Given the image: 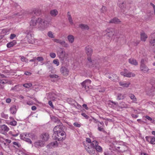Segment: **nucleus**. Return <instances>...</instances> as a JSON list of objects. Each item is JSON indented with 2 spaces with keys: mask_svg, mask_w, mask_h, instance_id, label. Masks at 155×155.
Wrapping results in <instances>:
<instances>
[{
  "mask_svg": "<svg viewBox=\"0 0 155 155\" xmlns=\"http://www.w3.org/2000/svg\"><path fill=\"white\" fill-rule=\"evenodd\" d=\"M57 121L59 124L55 126L53 129L54 134L53 137L55 140L61 141L65 139L66 134L64 130V127L62 124L60 122L59 120H58Z\"/></svg>",
  "mask_w": 155,
  "mask_h": 155,
  "instance_id": "nucleus-1",
  "label": "nucleus"
},
{
  "mask_svg": "<svg viewBox=\"0 0 155 155\" xmlns=\"http://www.w3.org/2000/svg\"><path fill=\"white\" fill-rule=\"evenodd\" d=\"M38 23L39 24V29L43 31L45 30L48 26L50 21L46 19H43L41 18H38Z\"/></svg>",
  "mask_w": 155,
  "mask_h": 155,
  "instance_id": "nucleus-2",
  "label": "nucleus"
},
{
  "mask_svg": "<svg viewBox=\"0 0 155 155\" xmlns=\"http://www.w3.org/2000/svg\"><path fill=\"white\" fill-rule=\"evenodd\" d=\"M20 137L21 139L25 140L28 138L33 139L34 137V135L32 133H24L20 134Z\"/></svg>",
  "mask_w": 155,
  "mask_h": 155,
  "instance_id": "nucleus-3",
  "label": "nucleus"
},
{
  "mask_svg": "<svg viewBox=\"0 0 155 155\" xmlns=\"http://www.w3.org/2000/svg\"><path fill=\"white\" fill-rule=\"evenodd\" d=\"M149 42L150 46L155 49V33L151 34L150 37Z\"/></svg>",
  "mask_w": 155,
  "mask_h": 155,
  "instance_id": "nucleus-4",
  "label": "nucleus"
},
{
  "mask_svg": "<svg viewBox=\"0 0 155 155\" xmlns=\"http://www.w3.org/2000/svg\"><path fill=\"white\" fill-rule=\"evenodd\" d=\"M144 61L143 59L141 61V64L140 66V69L141 71L144 72H147L149 69L144 63Z\"/></svg>",
  "mask_w": 155,
  "mask_h": 155,
  "instance_id": "nucleus-5",
  "label": "nucleus"
},
{
  "mask_svg": "<svg viewBox=\"0 0 155 155\" xmlns=\"http://www.w3.org/2000/svg\"><path fill=\"white\" fill-rule=\"evenodd\" d=\"M60 70L61 74L64 76H66L69 74V71L67 68L65 66L61 67Z\"/></svg>",
  "mask_w": 155,
  "mask_h": 155,
  "instance_id": "nucleus-6",
  "label": "nucleus"
},
{
  "mask_svg": "<svg viewBox=\"0 0 155 155\" xmlns=\"http://www.w3.org/2000/svg\"><path fill=\"white\" fill-rule=\"evenodd\" d=\"M125 6V4L124 2H122L119 5V7L120 8L121 12L124 14H126L128 11L127 7L126 8Z\"/></svg>",
  "mask_w": 155,
  "mask_h": 155,
  "instance_id": "nucleus-7",
  "label": "nucleus"
},
{
  "mask_svg": "<svg viewBox=\"0 0 155 155\" xmlns=\"http://www.w3.org/2000/svg\"><path fill=\"white\" fill-rule=\"evenodd\" d=\"M53 41L55 42L60 44L63 47L67 48L69 47V45L64 41L59 39H53Z\"/></svg>",
  "mask_w": 155,
  "mask_h": 155,
  "instance_id": "nucleus-8",
  "label": "nucleus"
},
{
  "mask_svg": "<svg viewBox=\"0 0 155 155\" xmlns=\"http://www.w3.org/2000/svg\"><path fill=\"white\" fill-rule=\"evenodd\" d=\"M57 54L59 58L62 60L64 59L65 56V52L62 48H60L57 52Z\"/></svg>",
  "mask_w": 155,
  "mask_h": 155,
  "instance_id": "nucleus-9",
  "label": "nucleus"
},
{
  "mask_svg": "<svg viewBox=\"0 0 155 155\" xmlns=\"http://www.w3.org/2000/svg\"><path fill=\"white\" fill-rule=\"evenodd\" d=\"M106 31L107 32L106 35L109 38H111L114 34V31L113 29H107Z\"/></svg>",
  "mask_w": 155,
  "mask_h": 155,
  "instance_id": "nucleus-10",
  "label": "nucleus"
},
{
  "mask_svg": "<svg viewBox=\"0 0 155 155\" xmlns=\"http://www.w3.org/2000/svg\"><path fill=\"white\" fill-rule=\"evenodd\" d=\"M88 61L87 62V64L90 67H93L96 64V61L95 60H92L91 57H88Z\"/></svg>",
  "mask_w": 155,
  "mask_h": 155,
  "instance_id": "nucleus-11",
  "label": "nucleus"
},
{
  "mask_svg": "<svg viewBox=\"0 0 155 155\" xmlns=\"http://www.w3.org/2000/svg\"><path fill=\"white\" fill-rule=\"evenodd\" d=\"M86 52L88 57H90L93 52V50L90 46H88L85 48Z\"/></svg>",
  "mask_w": 155,
  "mask_h": 155,
  "instance_id": "nucleus-12",
  "label": "nucleus"
},
{
  "mask_svg": "<svg viewBox=\"0 0 155 155\" xmlns=\"http://www.w3.org/2000/svg\"><path fill=\"white\" fill-rule=\"evenodd\" d=\"M37 23H38V18H36L35 16H33L32 17L30 22V25L35 26L36 25Z\"/></svg>",
  "mask_w": 155,
  "mask_h": 155,
  "instance_id": "nucleus-13",
  "label": "nucleus"
},
{
  "mask_svg": "<svg viewBox=\"0 0 155 155\" xmlns=\"http://www.w3.org/2000/svg\"><path fill=\"white\" fill-rule=\"evenodd\" d=\"M41 10L38 8H34L31 13L32 15H35L38 16L41 14Z\"/></svg>",
  "mask_w": 155,
  "mask_h": 155,
  "instance_id": "nucleus-14",
  "label": "nucleus"
},
{
  "mask_svg": "<svg viewBox=\"0 0 155 155\" xmlns=\"http://www.w3.org/2000/svg\"><path fill=\"white\" fill-rule=\"evenodd\" d=\"M34 145L36 147H42L44 146V143L41 140H38L35 143Z\"/></svg>",
  "mask_w": 155,
  "mask_h": 155,
  "instance_id": "nucleus-15",
  "label": "nucleus"
},
{
  "mask_svg": "<svg viewBox=\"0 0 155 155\" xmlns=\"http://www.w3.org/2000/svg\"><path fill=\"white\" fill-rule=\"evenodd\" d=\"M121 22V21L117 18L115 17L111 19L109 22L110 23H114L118 24Z\"/></svg>",
  "mask_w": 155,
  "mask_h": 155,
  "instance_id": "nucleus-16",
  "label": "nucleus"
},
{
  "mask_svg": "<svg viewBox=\"0 0 155 155\" xmlns=\"http://www.w3.org/2000/svg\"><path fill=\"white\" fill-rule=\"evenodd\" d=\"M41 138L45 141H47L49 138V135L47 133H44L41 136Z\"/></svg>",
  "mask_w": 155,
  "mask_h": 155,
  "instance_id": "nucleus-17",
  "label": "nucleus"
},
{
  "mask_svg": "<svg viewBox=\"0 0 155 155\" xmlns=\"http://www.w3.org/2000/svg\"><path fill=\"white\" fill-rule=\"evenodd\" d=\"M125 97V94L118 93L117 95V100H122L124 99Z\"/></svg>",
  "mask_w": 155,
  "mask_h": 155,
  "instance_id": "nucleus-18",
  "label": "nucleus"
},
{
  "mask_svg": "<svg viewBox=\"0 0 155 155\" xmlns=\"http://www.w3.org/2000/svg\"><path fill=\"white\" fill-rule=\"evenodd\" d=\"M140 36L141 40L143 41H145L147 38V35L143 32L141 33Z\"/></svg>",
  "mask_w": 155,
  "mask_h": 155,
  "instance_id": "nucleus-19",
  "label": "nucleus"
},
{
  "mask_svg": "<svg viewBox=\"0 0 155 155\" xmlns=\"http://www.w3.org/2000/svg\"><path fill=\"white\" fill-rule=\"evenodd\" d=\"M128 61L130 63L134 65H137L138 64L136 60L133 58H130L128 60Z\"/></svg>",
  "mask_w": 155,
  "mask_h": 155,
  "instance_id": "nucleus-20",
  "label": "nucleus"
},
{
  "mask_svg": "<svg viewBox=\"0 0 155 155\" xmlns=\"http://www.w3.org/2000/svg\"><path fill=\"white\" fill-rule=\"evenodd\" d=\"M79 26L83 30H88L89 29V27L86 25L81 24L79 25Z\"/></svg>",
  "mask_w": 155,
  "mask_h": 155,
  "instance_id": "nucleus-21",
  "label": "nucleus"
},
{
  "mask_svg": "<svg viewBox=\"0 0 155 155\" xmlns=\"http://www.w3.org/2000/svg\"><path fill=\"white\" fill-rule=\"evenodd\" d=\"M67 38L69 42L72 43L74 42V38L72 35H68L67 37Z\"/></svg>",
  "mask_w": 155,
  "mask_h": 155,
  "instance_id": "nucleus-22",
  "label": "nucleus"
},
{
  "mask_svg": "<svg viewBox=\"0 0 155 155\" xmlns=\"http://www.w3.org/2000/svg\"><path fill=\"white\" fill-rule=\"evenodd\" d=\"M50 14L52 16L55 17L57 15L58 11L56 9H53L50 11Z\"/></svg>",
  "mask_w": 155,
  "mask_h": 155,
  "instance_id": "nucleus-23",
  "label": "nucleus"
},
{
  "mask_svg": "<svg viewBox=\"0 0 155 155\" xmlns=\"http://www.w3.org/2000/svg\"><path fill=\"white\" fill-rule=\"evenodd\" d=\"M16 42L15 40H13L12 42L8 43L7 44V46L8 48H9L12 47L16 44Z\"/></svg>",
  "mask_w": 155,
  "mask_h": 155,
  "instance_id": "nucleus-24",
  "label": "nucleus"
},
{
  "mask_svg": "<svg viewBox=\"0 0 155 155\" xmlns=\"http://www.w3.org/2000/svg\"><path fill=\"white\" fill-rule=\"evenodd\" d=\"M1 129L6 132H8L9 130V128L5 125H3L1 126Z\"/></svg>",
  "mask_w": 155,
  "mask_h": 155,
  "instance_id": "nucleus-25",
  "label": "nucleus"
},
{
  "mask_svg": "<svg viewBox=\"0 0 155 155\" xmlns=\"http://www.w3.org/2000/svg\"><path fill=\"white\" fill-rule=\"evenodd\" d=\"M120 85V86L127 87L129 86L130 83H126L125 82H119Z\"/></svg>",
  "mask_w": 155,
  "mask_h": 155,
  "instance_id": "nucleus-26",
  "label": "nucleus"
},
{
  "mask_svg": "<svg viewBox=\"0 0 155 155\" xmlns=\"http://www.w3.org/2000/svg\"><path fill=\"white\" fill-rule=\"evenodd\" d=\"M135 75V74L131 72H129L127 73V74H126L125 75V77L130 78L131 77H134Z\"/></svg>",
  "mask_w": 155,
  "mask_h": 155,
  "instance_id": "nucleus-27",
  "label": "nucleus"
},
{
  "mask_svg": "<svg viewBox=\"0 0 155 155\" xmlns=\"http://www.w3.org/2000/svg\"><path fill=\"white\" fill-rule=\"evenodd\" d=\"M98 142L97 141L94 140L92 141L91 145L92 147L95 148L98 145Z\"/></svg>",
  "mask_w": 155,
  "mask_h": 155,
  "instance_id": "nucleus-28",
  "label": "nucleus"
},
{
  "mask_svg": "<svg viewBox=\"0 0 155 155\" xmlns=\"http://www.w3.org/2000/svg\"><path fill=\"white\" fill-rule=\"evenodd\" d=\"M10 110L11 113L13 114H15L16 112V110L15 106H14L10 108Z\"/></svg>",
  "mask_w": 155,
  "mask_h": 155,
  "instance_id": "nucleus-29",
  "label": "nucleus"
},
{
  "mask_svg": "<svg viewBox=\"0 0 155 155\" xmlns=\"http://www.w3.org/2000/svg\"><path fill=\"white\" fill-rule=\"evenodd\" d=\"M91 81L89 79H87L84 81L81 84V85H84V84H88V85L91 83Z\"/></svg>",
  "mask_w": 155,
  "mask_h": 155,
  "instance_id": "nucleus-30",
  "label": "nucleus"
},
{
  "mask_svg": "<svg viewBox=\"0 0 155 155\" xmlns=\"http://www.w3.org/2000/svg\"><path fill=\"white\" fill-rule=\"evenodd\" d=\"M129 97L133 101H137V99L134 95L132 94H130L129 95Z\"/></svg>",
  "mask_w": 155,
  "mask_h": 155,
  "instance_id": "nucleus-31",
  "label": "nucleus"
},
{
  "mask_svg": "<svg viewBox=\"0 0 155 155\" xmlns=\"http://www.w3.org/2000/svg\"><path fill=\"white\" fill-rule=\"evenodd\" d=\"M23 86L26 88H29L32 86V84L31 83H26L24 84Z\"/></svg>",
  "mask_w": 155,
  "mask_h": 155,
  "instance_id": "nucleus-32",
  "label": "nucleus"
},
{
  "mask_svg": "<svg viewBox=\"0 0 155 155\" xmlns=\"http://www.w3.org/2000/svg\"><path fill=\"white\" fill-rule=\"evenodd\" d=\"M36 59L38 61L41 62V63H42V62L44 60V58L42 57H36Z\"/></svg>",
  "mask_w": 155,
  "mask_h": 155,
  "instance_id": "nucleus-33",
  "label": "nucleus"
},
{
  "mask_svg": "<svg viewBox=\"0 0 155 155\" xmlns=\"http://www.w3.org/2000/svg\"><path fill=\"white\" fill-rule=\"evenodd\" d=\"M58 143L57 141L51 142L50 144V145L52 147L58 146Z\"/></svg>",
  "mask_w": 155,
  "mask_h": 155,
  "instance_id": "nucleus-34",
  "label": "nucleus"
},
{
  "mask_svg": "<svg viewBox=\"0 0 155 155\" xmlns=\"http://www.w3.org/2000/svg\"><path fill=\"white\" fill-rule=\"evenodd\" d=\"M97 151L99 152H100L102 150V148L100 146L98 145L95 148Z\"/></svg>",
  "mask_w": 155,
  "mask_h": 155,
  "instance_id": "nucleus-35",
  "label": "nucleus"
},
{
  "mask_svg": "<svg viewBox=\"0 0 155 155\" xmlns=\"http://www.w3.org/2000/svg\"><path fill=\"white\" fill-rule=\"evenodd\" d=\"M98 130L100 131H104V129L103 128V127H102L101 125H100L99 124L98 125Z\"/></svg>",
  "mask_w": 155,
  "mask_h": 155,
  "instance_id": "nucleus-36",
  "label": "nucleus"
},
{
  "mask_svg": "<svg viewBox=\"0 0 155 155\" xmlns=\"http://www.w3.org/2000/svg\"><path fill=\"white\" fill-rule=\"evenodd\" d=\"M18 87L19 86L18 85H15L14 87H12L11 90H13L15 91H18L19 90V89H18Z\"/></svg>",
  "mask_w": 155,
  "mask_h": 155,
  "instance_id": "nucleus-37",
  "label": "nucleus"
},
{
  "mask_svg": "<svg viewBox=\"0 0 155 155\" xmlns=\"http://www.w3.org/2000/svg\"><path fill=\"white\" fill-rule=\"evenodd\" d=\"M53 62L54 64L56 65L57 66H58L59 64V63L58 61V60L57 59H55L53 61Z\"/></svg>",
  "mask_w": 155,
  "mask_h": 155,
  "instance_id": "nucleus-38",
  "label": "nucleus"
},
{
  "mask_svg": "<svg viewBox=\"0 0 155 155\" xmlns=\"http://www.w3.org/2000/svg\"><path fill=\"white\" fill-rule=\"evenodd\" d=\"M83 87V88H84L85 90L87 91V90L89 89V86L88 84H84V85H81Z\"/></svg>",
  "mask_w": 155,
  "mask_h": 155,
  "instance_id": "nucleus-39",
  "label": "nucleus"
},
{
  "mask_svg": "<svg viewBox=\"0 0 155 155\" xmlns=\"http://www.w3.org/2000/svg\"><path fill=\"white\" fill-rule=\"evenodd\" d=\"M150 143L152 144H155V138L151 137V138L150 141Z\"/></svg>",
  "mask_w": 155,
  "mask_h": 155,
  "instance_id": "nucleus-40",
  "label": "nucleus"
},
{
  "mask_svg": "<svg viewBox=\"0 0 155 155\" xmlns=\"http://www.w3.org/2000/svg\"><path fill=\"white\" fill-rule=\"evenodd\" d=\"M48 36L51 38H54V36L53 34L52 33V32L50 31H49L48 34Z\"/></svg>",
  "mask_w": 155,
  "mask_h": 155,
  "instance_id": "nucleus-41",
  "label": "nucleus"
},
{
  "mask_svg": "<svg viewBox=\"0 0 155 155\" xmlns=\"http://www.w3.org/2000/svg\"><path fill=\"white\" fill-rule=\"evenodd\" d=\"M10 124L13 126H15L17 124V122L15 120H13L10 122Z\"/></svg>",
  "mask_w": 155,
  "mask_h": 155,
  "instance_id": "nucleus-42",
  "label": "nucleus"
},
{
  "mask_svg": "<svg viewBox=\"0 0 155 155\" xmlns=\"http://www.w3.org/2000/svg\"><path fill=\"white\" fill-rule=\"evenodd\" d=\"M107 10L105 6H103L101 9V12L102 13H104Z\"/></svg>",
  "mask_w": 155,
  "mask_h": 155,
  "instance_id": "nucleus-43",
  "label": "nucleus"
},
{
  "mask_svg": "<svg viewBox=\"0 0 155 155\" xmlns=\"http://www.w3.org/2000/svg\"><path fill=\"white\" fill-rule=\"evenodd\" d=\"M1 116L2 117L6 119H7L8 117V115L5 114L3 113H2L1 114Z\"/></svg>",
  "mask_w": 155,
  "mask_h": 155,
  "instance_id": "nucleus-44",
  "label": "nucleus"
},
{
  "mask_svg": "<svg viewBox=\"0 0 155 155\" xmlns=\"http://www.w3.org/2000/svg\"><path fill=\"white\" fill-rule=\"evenodd\" d=\"M13 145L16 146L18 147H19L21 146L20 144L17 142H13Z\"/></svg>",
  "mask_w": 155,
  "mask_h": 155,
  "instance_id": "nucleus-45",
  "label": "nucleus"
},
{
  "mask_svg": "<svg viewBox=\"0 0 155 155\" xmlns=\"http://www.w3.org/2000/svg\"><path fill=\"white\" fill-rule=\"evenodd\" d=\"M50 56L51 58H54L55 57L56 55L55 53L52 52L50 54Z\"/></svg>",
  "mask_w": 155,
  "mask_h": 155,
  "instance_id": "nucleus-46",
  "label": "nucleus"
},
{
  "mask_svg": "<svg viewBox=\"0 0 155 155\" xmlns=\"http://www.w3.org/2000/svg\"><path fill=\"white\" fill-rule=\"evenodd\" d=\"M50 77L51 78H57L58 77V75L55 74L50 75Z\"/></svg>",
  "mask_w": 155,
  "mask_h": 155,
  "instance_id": "nucleus-47",
  "label": "nucleus"
},
{
  "mask_svg": "<svg viewBox=\"0 0 155 155\" xmlns=\"http://www.w3.org/2000/svg\"><path fill=\"white\" fill-rule=\"evenodd\" d=\"M68 20H69V22L71 25H72L73 24V20H72V18H71V16H70V17H68Z\"/></svg>",
  "mask_w": 155,
  "mask_h": 155,
  "instance_id": "nucleus-48",
  "label": "nucleus"
},
{
  "mask_svg": "<svg viewBox=\"0 0 155 155\" xmlns=\"http://www.w3.org/2000/svg\"><path fill=\"white\" fill-rule=\"evenodd\" d=\"M25 33L27 34V37L28 38V39H29L30 36L31 38V39H32L31 34L27 30L26 31Z\"/></svg>",
  "mask_w": 155,
  "mask_h": 155,
  "instance_id": "nucleus-49",
  "label": "nucleus"
},
{
  "mask_svg": "<svg viewBox=\"0 0 155 155\" xmlns=\"http://www.w3.org/2000/svg\"><path fill=\"white\" fill-rule=\"evenodd\" d=\"M150 83L152 85L155 84V78H152L151 79Z\"/></svg>",
  "mask_w": 155,
  "mask_h": 155,
  "instance_id": "nucleus-50",
  "label": "nucleus"
},
{
  "mask_svg": "<svg viewBox=\"0 0 155 155\" xmlns=\"http://www.w3.org/2000/svg\"><path fill=\"white\" fill-rule=\"evenodd\" d=\"M68 101L69 102H69V103L71 104H74L75 102L74 100L71 99H68Z\"/></svg>",
  "mask_w": 155,
  "mask_h": 155,
  "instance_id": "nucleus-51",
  "label": "nucleus"
},
{
  "mask_svg": "<svg viewBox=\"0 0 155 155\" xmlns=\"http://www.w3.org/2000/svg\"><path fill=\"white\" fill-rule=\"evenodd\" d=\"M16 35L14 34H12L10 35V38L11 39H13L15 37Z\"/></svg>",
  "mask_w": 155,
  "mask_h": 155,
  "instance_id": "nucleus-52",
  "label": "nucleus"
},
{
  "mask_svg": "<svg viewBox=\"0 0 155 155\" xmlns=\"http://www.w3.org/2000/svg\"><path fill=\"white\" fill-rule=\"evenodd\" d=\"M49 105L52 108H54V106L53 105L51 101H49L48 102Z\"/></svg>",
  "mask_w": 155,
  "mask_h": 155,
  "instance_id": "nucleus-53",
  "label": "nucleus"
},
{
  "mask_svg": "<svg viewBox=\"0 0 155 155\" xmlns=\"http://www.w3.org/2000/svg\"><path fill=\"white\" fill-rule=\"evenodd\" d=\"M145 138H146V140L147 141L150 142H150L151 139V137H150V136H146L145 137Z\"/></svg>",
  "mask_w": 155,
  "mask_h": 155,
  "instance_id": "nucleus-54",
  "label": "nucleus"
},
{
  "mask_svg": "<svg viewBox=\"0 0 155 155\" xmlns=\"http://www.w3.org/2000/svg\"><path fill=\"white\" fill-rule=\"evenodd\" d=\"M73 125L77 127H80L81 126V125L77 122H75L74 123Z\"/></svg>",
  "mask_w": 155,
  "mask_h": 155,
  "instance_id": "nucleus-55",
  "label": "nucleus"
},
{
  "mask_svg": "<svg viewBox=\"0 0 155 155\" xmlns=\"http://www.w3.org/2000/svg\"><path fill=\"white\" fill-rule=\"evenodd\" d=\"M31 138H27L26 139L24 140L28 142V143H31V141L30 140Z\"/></svg>",
  "mask_w": 155,
  "mask_h": 155,
  "instance_id": "nucleus-56",
  "label": "nucleus"
},
{
  "mask_svg": "<svg viewBox=\"0 0 155 155\" xmlns=\"http://www.w3.org/2000/svg\"><path fill=\"white\" fill-rule=\"evenodd\" d=\"M81 115L84 117H85L86 119H88L89 118V116H87L85 114V113H82Z\"/></svg>",
  "mask_w": 155,
  "mask_h": 155,
  "instance_id": "nucleus-57",
  "label": "nucleus"
},
{
  "mask_svg": "<svg viewBox=\"0 0 155 155\" xmlns=\"http://www.w3.org/2000/svg\"><path fill=\"white\" fill-rule=\"evenodd\" d=\"M147 94L149 95H153L154 94V93L152 92L151 91H147Z\"/></svg>",
  "mask_w": 155,
  "mask_h": 155,
  "instance_id": "nucleus-58",
  "label": "nucleus"
},
{
  "mask_svg": "<svg viewBox=\"0 0 155 155\" xmlns=\"http://www.w3.org/2000/svg\"><path fill=\"white\" fill-rule=\"evenodd\" d=\"M145 117L147 119L150 121H151L152 120V119L148 116H146Z\"/></svg>",
  "mask_w": 155,
  "mask_h": 155,
  "instance_id": "nucleus-59",
  "label": "nucleus"
},
{
  "mask_svg": "<svg viewBox=\"0 0 155 155\" xmlns=\"http://www.w3.org/2000/svg\"><path fill=\"white\" fill-rule=\"evenodd\" d=\"M36 60V57H33V59H31L29 60L30 62H35Z\"/></svg>",
  "mask_w": 155,
  "mask_h": 155,
  "instance_id": "nucleus-60",
  "label": "nucleus"
},
{
  "mask_svg": "<svg viewBox=\"0 0 155 155\" xmlns=\"http://www.w3.org/2000/svg\"><path fill=\"white\" fill-rule=\"evenodd\" d=\"M110 103L114 104V105H117L118 104L117 102H114V101H110Z\"/></svg>",
  "mask_w": 155,
  "mask_h": 155,
  "instance_id": "nucleus-61",
  "label": "nucleus"
},
{
  "mask_svg": "<svg viewBox=\"0 0 155 155\" xmlns=\"http://www.w3.org/2000/svg\"><path fill=\"white\" fill-rule=\"evenodd\" d=\"M150 5L151 6H152V7L153 8V10H154V14H155V5L153 4L152 3H150Z\"/></svg>",
  "mask_w": 155,
  "mask_h": 155,
  "instance_id": "nucleus-62",
  "label": "nucleus"
},
{
  "mask_svg": "<svg viewBox=\"0 0 155 155\" xmlns=\"http://www.w3.org/2000/svg\"><path fill=\"white\" fill-rule=\"evenodd\" d=\"M26 58H25L24 57L22 56L21 57V60L22 61L24 62L25 61V59Z\"/></svg>",
  "mask_w": 155,
  "mask_h": 155,
  "instance_id": "nucleus-63",
  "label": "nucleus"
},
{
  "mask_svg": "<svg viewBox=\"0 0 155 155\" xmlns=\"http://www.w3.org/2000/svg\"><path fill=\"white\" fill-rule=\"evenodd\" d=\"M37 109L36 107L35 106H32L31 107V109L32 110H35Z\"/></svg>",
  "mask_w": 155,
  "mask_h": 155,
  "instance_id": "nucleus-64",
  "label": "nucleus"
}]
</instances>
